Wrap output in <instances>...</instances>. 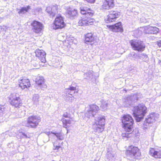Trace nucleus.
Segmentation results:
<instances>
[{"instance_id":"72a5a7b5","label":"nucleus","mask_w":161,"mask_h":161,"mask_svg":"<svg viewBox=\"0 0 161 161\" xmlns=\"http://www.w3.org/2000/svg\"><path fill=\"white\" fill-rule=\"evenodd\" d=\"M108 101H104L103 100L102 102V104L101 108L103 110H105L107 109L108 104Z\"/></svg>"},{"instance_id":"a878e982","label":"nucleus","mask_w":161,"mask_h":161,"mask_svg":"<svg viewBox=\"0 0 161 161\" xmlns=\"http://www.w3.org/2000/svg\"><path fill=\"white\" fill-rule=\"evenodd\" d=\"M66 13L68 15V16L71 18V17H74L76 16L77 14V11L75 9H69L67 10Z\"/></svg>"},{"instance_id":"4468645a","label":"nucleus","mask_w":161,"mask_h":161,"mask_svg":"<svg viewBox=\"0 0 161 161\" xmlns=\"http://www.w3.org/2000/svg\"><path fill=\"white\" fill-rule=\"evenodd\" d=\"M90 16H83L78 21V24L80 26L89 25L92 24L93 19Z\"/></svg>"},{"instance_id":"9d476101","label":"nucleus","mask_w":161,"mask_h":161,"mask_svg":"<svg viewBox=\"0 0 161 161\" xmlns=\"http://www.w3.org/2000/svg\"><path fill=\"white\" fill-rule=\"evenodd\" d=\"M9 100L10 104L15 108H18L21 105V99L19 94L17 93H14L11 94Z\"/></svg>"},{"instance_id":"0eeeda50","label":"nucleus","mask_w":161,"mask_h":161,"mask_svg":"<svg viewBox=\"0 0 161 161\" xmlns=\"http://www.w3.org/2000/svg\"><path fill=\"white\" fill-rule=\"evenodd\" d=\"M99 109V107L97 105H90L86 108L85 116L89 118H92L97 113Z\"/></svg>"},{"instance_id":"473e14b6","label":"nucleus","mask_w":161,"mask_h":161,"mask_svg":"<svg viewBox=\"0 0 161 161\" xmlns=\"http://www.w3.org/2000/svg\"><path fill=\"white\" fill-rule=\"evenodd\" d=\"M131 97H132L131 96L128 97H127L125 102V106L127 107L130 105L132 102V100L131 99L132 98Z\"/></svg>"},{"instance_id":"dca6fc26","label":"nucleus","mask_w":161,"mask_h":161,"mask_svg":"<svg viewBox=\"0 0 161 161\" xmlns=\"http://www.w3.org/2000/svg\"><path fill=\"white\" fill-rule=\"evenodd\" d=\"M159 31V29L156 27H153L149 25L144 27V32L146 34H156Z\"/></svg>"},{"instance_id":"a19ab883","label":"nucleus","mask_w":161,"mask_h":161,"mask_svg":"<svg viewBox=\"0 0 161 161\" xmlns=\"http://www.w3.org/2000/svg\"><path fill=\"white\" fill-rule=\"evenodd\" d=\"M60 147V146H54L53 149L55 150H58Z\"/></svg>"},{"instance_id":"ddd939ff","label":"nucleus","mask_w":161,"mask_h":161,"mask_svg":"<svg viewBox=\"0 0 161 161\" xmlns=\"http://www.w3.org/2000/svg\"><path fill=\"white\" fill-rule=\"evenodd\" d=\"M60 8V6L55 4L51 6L47 7L46 11L51 17H53L58 13Z\"/></svg>"},{"instance_id":"5701e85b","label":"nucleus","mask_w":161,"mask_h":161,"mask_svg":"<svg viewBox=\"0 0 161 161\" xmlns=\"http://www.w3.org/2000/svg\"><path fill=\"white\" fill-rule=\"evenodd\" d=\"M80 11L81 14L88 16L91 17L93 14L90 8L87 7H80Z\"/></svg>"},{"instance_id":"f8f14e48","label":"nucleus","mask_w":161,"mask_h":161,"mask_svg":"<svg viewBox=\"0 0 161 161\" xmlns=\"http://www.w3.org/2000/svg\"><path fill=\"white\" fill-rule=\"evenodd\" d=\"M33 32L36 33H39L42 30L43 24L39 21L34 20L31 24Z\"/></svg>"},{"instance_id":"4c0bfd02","label":"nucleus","mask_w":161,"mask_h":161,"mask_svg":"<svg viewBox=\"0 0 161 161\" xmlns=\"http://www.w3.org/2000/svg\"><path fill=\"white\" fill-rule=\"evenodd\" d=\"M25 110H22V111H19V118H22L23 117H24L25 114Z\"/></svg>"},{"instance_id":"c9c22d12","label":"nucleus","mask_w":161,"mask_h":161,"mask_svg":"<svg viewBox=\"0 0 161 161\" xmlns=\"http://www.w3.org/2000/svg\"><path fill=\"white\" fill-rule=\"evenodd\" d=\"M92 72L91 71H89L84 74V77L86 79H89L90 78H92Z\"/></svg>"},{"instance_id":"f3484780","label":"nucleus","mask_w":161,"mask_h":161,"mask_svg":"<svg viewBox=\"0 0 161 161\" xmlns=\"http://www.w3.org/2000/svg\"><path fill=\"white\" fill-rule=\"evenodd\" d=\"M35 53L36 57L38 58L42 63H45L46 62V53L43 50L37 49L36 50Z\"/></svg>"},{"instance_id":"a211bd4d","label":"nucleus","mask_w":161,"mask_h":161,"mask_svg":"<svg viewBox=\"0 0 161 161\" xmlns=\"http://www.w3.org/2000/svg\"><path fill=\"white\" fill-rule=\"evenodd\" d=\"M43 133H46L47 135L49 136L52 134L53 136H55L57 138V141H62L64 140V134L62 132H52L50 131H47L45 130H44Z\"/></svg>"},{"instance_id":"39448f33","label":"nucleus","mask_w":161,"mask_h":161,"mask_svg":"<svg viewBox=\"0 0 161 161\" xmlns=\"http://www.w3.org/2000/svg\"><path fill=\"white\" fill-rule=\"evenodd\" d=\"M132 49L138 52L144 51L146 47L145 43L142 42L138 40H132L130 42Z\"/></svg>"},{"instance_id":"6ab92c4d","label":"nucleus","mask_w":161,"mask_h":161,"mask_svg":"<svg viewBox=\"0 0 161 161\" xmlns=\"http://www.w3.org/2000/svg\"><path fill=\"white\" fill-rule=\"evenodd\" d=\"M109 28L113 32H122L123 29L121 22H119L115 24L109 26Z\"/></svg>"},{"instance_id":"9b49d317","label":"nucleus","mask_w":161,"mask_h":161,"mask_svg":"<svg viewBox=\"0 0 161 161\" xmlns=\"http://www.w3.org/2000/svg\"><path fill=\"white\" fill-rule=\"evenodd\" d=\"M120 15V13L117 10H111L109 12L105 20L106 23H108L115 21Z\"/></svg>"},{"instance_id":"7c9ffc66","label":"nucleus","mask_w":161,"mask_h":161,"mask_svg":"<svg viewBox=\"0 0 161 161\" xmlns=\"http://www.w3.org/2000/svg\"><path fill=\"white\" fill-rule=\"evenodd\" d=\"M18 136L20 137V139L30 138L31 137V136L29 133H27L26 134H25L23 132H20L18 134Z\"/></svg>"},{"instance_id":"7ed1b4c3","label":"nucleus","mask_w":161,"mask_h":161,"mask_svg":"<svg viewBox=\"0 0 161 161\" xmlns=\"http://www.w3.org/2000/svg\"><path fill=\"white\" fill-rule=\"evenodd\" d=\"M95 123L93 125V130L94 132L99 133L104 129L105 123L104 117L99 115L95 118Z\"/></svg>"},{"instance_id":"58836bf2","label":"nucleus","mask_w":161,"mask_h":161,"mask_svg":"<svg viewBox=\"0 0 161 161\" xmlns=\"http://www.w3.org/2000/svg\"><path fill=\"white\" fill-rule=\"evenodd\" d=\"M63 116L65 118H69L70 119H72L71 115L67 112L64 113Z\"/></svg>"},{"instance_id":"20e7f679","label":"nucleus","mask_w":161,"mask_h":161,"mask_svg":"<svg viewBox=\"0 0 161 161\" xmlns=\"http://www.w3.org/2000/svg\"><path fill=\"white\" fill-rule=\"evenodd\" d=\"M126 154L128 159L130 160H133L136 157L141 155V153L137 147L131 145L126 150Z\"/></svg>"},{"instance_id":"e433bc0d","label":"nucleus","mask_w":161,"mask_h":161,"mask_svg":"<svg viewBox=\"0 0 161 161\" xmlns=\"http://www.w3.org/2000/svg\"><path fill=\"white\" fill-rule=\"evenodd\" d=\"M6 110V108L4 105H0V112L4 113L5 112Z\"/></svg>"},{"instance_id":"f03ea898","label":"nucleus","mask_w":161,"mask_h":161,"mask_svg":"<svg viewBox=\"0 0 161 161\" xmlns=\"http://www.w3.org/2000/svg\"><path fill=\"white\" fill-rule=\"evenodd\" d=\"M133 116L137 122L141 121L147 112V108L145 105L139 104L134 107L133 109Z\"/></svg>"},{"instance_id":"1a4fd4ad","label":"nucleus","mask_w":161,"mask_h":161,"mask_svg":"<svg viewBox=\"0 0 161 161\" xmlns=\"http://www.w3.org/2000/svg\"><path fill=\"white\" fill-rule=\"evenodd\" d=\"M76 87L70 86L69 88L65 89L63 96L65 97L64 98L66 100L71 101L73 99L74 97L72 95L75 93Z\"/></svg>"},{"instance_id":"6e6552de","label":"nucleus","mask_w":161,"mask_h":161,"mask_svg":"<svg viewBox=\"0 0 161 161\" xmlns=\"http://www.w3.org/2000/svg\"><path fill=\"white\" fill-rule=\"evenodd\" d=\"M65 25V24L64 23L63 17L61 15H59V14L57 15L52 26L53 29L54 30L61 29L64 27Z\"/></svg>"},{"instance_id":"c85d7f7f","label":"nucleus","mask_w":161,"mask_h":161,"mask_svg":"<svg viewBox=\"0 0 161 161\" xmlns=\"http://www.w3.org/2000/svg\"><path fill=\"white\" fill-rule=\"evenodd\" d=\"M107 158L109 161H113L115 159V154L111 152H108L107 153Z\"/></svg>"},{"instance_id":"423d86ee","label":"nucleus","mask_w":161,"mask_h":161,"mask_svg":"<svg viewBox=\"0 0 161 161\" xmlns=\"http://www.w3.org/2000/svg\"><path fill=\"white\" fill-rule=\"evenodd\" d=\"M40 118L36 115L30 116L27 119L26 126L31 128H36L41 121Z\"/></svg>"},{"instance_id":"c756f323","label":"nucleus","mask_w":161,"mask_h":161,"mask_svg":"<svg viewBox=\"0 0 161 161\" xmlns=\"http://www.w3.org/2000/svg\"><path fill=\"white\" fill-rule=\"evenodd\" d=\"M64 127L65 128H67L69 126V125L71 124V120L69 119H66L64 118L62 119Z\"/></svg>"},{"instance_id":"f704fd0d","label":"nucleus","mask_w":161,"mask_h":161,"mask_svg":"<svg viewBox=\"0 0 161 161\" xmlns=\"http://www.w3.org/2000/svg\"><path fill=\"white\" fill-rule=\"evenodd\" d=\"M129 56L130 58L132 57L134 60H136L137 58H139V54H136L135 52H133L130 53Z\"/></svg>"},{"instance_id":"b1692460","label":"nucleus","mask_w":161,"mask_h":161,"mask_svg":"<svg viewBox=\"0 0 161 161\" xmlns=\"http://www.w3.org/2000/svg\"><path fill=\"white\" fill-rule=\"evenodd\" d=\"M155 116L154 113L151 114L149 115L148 116L147 118H146L145 121V123L147 124H151L154 122L156 120Z\"/></svg>"},{"instance_id":"bb28decb","label":"nucleus","mask_w":161,"mask_h":161,"mask_svg":"<svg viewBox=\"0 0 161 161\" xmlns=\"http://www.w3.org/2000/svg\"><path fill=\"white\" fill-rule=\"evenodd\" d=\"M85 42L87 43L89 42H92L94 39L93 36L92 34V33H88L85 35Z\"/></svg>"},{"instance_id":"2eb2a0df","label":"nucleus","mask_w":161,"mask_h":161,"mask_svg":"<svg viewBox=\"0 0 161 161\" xmlns=\"http://www.w3.org/2000/svg\"><path fill=\"white\" fill-rule=\"evenodd\" d=\"M150 155L156 158H161V149L150 148L149 151Z\"/></svg>"},{"instance_id":"aec40b11","label":"nucleus","mask_w":161,"mask_h":161,"mask_svg":"<svg viewBox=\"0 0 161 161\" xmlns=\"http://www.w3.org/2000/svg\"><path fill=\"white\" fill-rule=\"evenodd\" d=\"M19 86L22 89H24L25 88L29 87L31 85V84L29 80L28 79L25 78H23L22 79L19 80Z\"/></svg>"},{"instance_id":"393cba45","label":"nucleus","mask_w":161,"mask_h":161,"mask_svg":"<svg viewBox=\"0 0 161 161\" xmlns=\"http://www.w3.org/2000/svg\"><path fill=\"white\" fill-rule=\"evenodd\" d=\"M30 9V6L28 5L26 7H22L20 9H18V12L20 15H21L28 12Z\"/></svg>"},{"instance_id":"79ce46f5","label":"nucleus","mask_w":161,"mask_h":161,"mask_svg":"<svg viewBox=\"0 0 161 161\" xmlns=\"http://www.w3.org/2000/svg\"><path fill=\"white\" fill-rule=\"evenodd\" d=\"M157 44L159 47H161V40L157 42Z\"/></svg>"},{"instance_id":"c03bdc74","label":"nucleus","mask_w":161,"mask_h":161,"mask_svg":"<svg viewBox=\"0 0 161 161\" xmlns=\"http://www.w3.org/2000/svg\"><path fill=\"white\" fill-rule=\"evenodd\" d=\"M158 63L160 64V65H161V61L160 60H159L158 62Z\"/></svg>"},{"instance_id":"2f4dec72","label":"nucleus","mask_w":161,"mask_h":161,"mask_svg":"<svg viewBox=\"0 0 161 161\" xmlns=\"http://www.w3.org/2000/svg\"><path fill=\"white\" fill-rule=\"evenodd\" d=\"M39 95L37 94H35L33 95L32 101L34 104L37 105L38 104Z\"/></svg>"},{"instance_id":"412c9836","label":"nucleus","mask_w":161,"mask_h":161,"mask_svg":"<svg viewBox=\"0 0 161 161\" xmlns=\"http://www.w3.org/2000/svg\"><path fill=\"white\" fill-rule=\"evenodd\" d=\"M36 82L38 86L42 90H44L47 86L45 84L44 79L42 76H38L36 78Z\"/></svg>"},{"instance_id":"cd10ccee","label":"nucleus","mask_w":161,"mask_h":161,"mask_svg":"<svg viewBox=\"0 0 161 161\" xmlns=\"http://www.w3.org/2000/svg\"><path fill=\"white\" fill-rule=\"evenodd\" d=\"M139 58L146 63H147L149 60L147 55L144 53H142L141 54L139 55Z\"/></svg>"},{"instance_id":"ea45409f","label":"nucleus","mask_w":161,"mask_h":161,"mask_svg":"<svg viewBox=\"0 0 161 161\" xmlns=\"http://www.w3.org/2000/svg\"><path fill=\"white\" fill-rule=\"evenodd\" d=\"M35 12L40 13L42 12V9L41 8H37L35 9Z\"/></svg>"},{"instance_id":"4be33fe9","label":"nucleus","mask_w":161,"mask_h":161,"mask_svg":"<svg viewBox=\"0 0 161 161\" xmlns=\"http://www.w3.org/2000/svg\"><path fill=\"white\" fill-rule=\"evenodd\" d=\"M114 5V0H105L102 8L103 9H108L113 7Z\"/></svg>"},{"instance_id":"f257e3e1","label":"nucleus","mask_w":161,"mask_h":161,"mask_svg":"<svg viewBox=\"0 0 161 161\" xmlns=\"http://www.w3.org/2000/svg\"><path fill=\"white\" fill-rule=\"evenodd\" d=\"M121 119L123 127L125 131L126 132L129 133H123L122 134L123 138L125 140H128V138L130 136V135L133 131L134 120L131 116L129 114L124 115Z\"/></svg>"},{"instance_id":"37998d69","label":"nucleus","mask_w":161,"mask_h":161,"mask_svg":"<svg viewBox=\"0 0 161 161\" xmlns=\"http://www.w3.org/2000/svg\"><path fill=\"white\" fill-rule=\"evenodd\" d=\"M133 97L135 99L134 100V101H135V100L137 101L138 100V97H137V96L135 94V95H133Z\"/></svg>"}]
</instances>
